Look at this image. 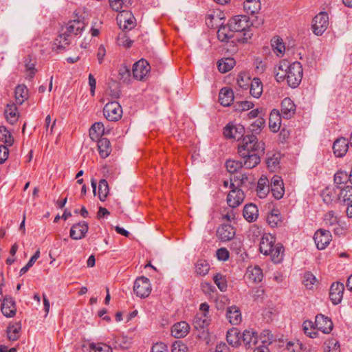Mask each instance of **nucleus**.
Instances as JSON below:
<instances>
[{"mask_svg": "<svg viewBox=\"0 0 352 352\" xmlns=\"http://www.w3.org/2000/svg\"><path fill=\"white\" fill-rule=\"evenodd\" d=\"M349 148V141L345 138H338L333 144L334 155L338 157L344 156Z\"/></svg>", "mask_w": 352, "mask_h": 352, "instance_id": "19", "label": "nucleus"}, {"mask_svg": "<svg viewBox=\"0 0 352 352\" xmlns=\"http://www.w3.org/2000/svg\"><path fill=\"white\" fill-rule=\"evenodd\" d=\"M243 166V162L241 161L228 160L226 162V167L230 173H236Z\"/></svg>", "mask_w": 352, "mask_h": 352, "instance_id": "52", "label": "nucleus"}, {"mask_svg": "<svg viewBox=\"0 0 352 352\" xmlns=\"http://www.w3.org/2000/svg\"><path fill=\"white\" fill-rule=\"evenodd\" d=\"M117 23L120 29L129 31L135 26V19L131 12L122 10L117 16Z\"/></svg>", "mask_w": 352, "mask_h": 352, "instance_id": "9", "label": "nucleus"}, {"mask_svg": "<svg viewBox=\"0 0 352 352\" xmlns=\"http://www.w3.org/2000/svg\"><path fill=\"white\" fill-rule=\"evenodd\" d=\"M227 342L232 347L241 344V333L235 330L229 331L226 336Z\"/></svg>", "mask_w": 352, "mask_h": 352, "instance_id": "43", "label": "nucleus"}, {"mask_svg": "<svg viewBox=\"0 0 352 352\" xmlns=\"http://www.w3.org/2000/svg\"><path fill=\"white\" fill-rule=\"evenodd\" d=\"M348 180H349V177L346 172L338 171L334 175V182L337 184H344Z\"/></svg>", "mask_w": 352, "mask_h": 352, "instance_id": "59", "label": "nucleus"}, {"mask_svg": "<svg viewBox=\"0 0 352 352\" xmlns=\"http://www.w3.org/2000/svg\"><path fill=\"white\" fill-rule=\"evenodd\" d=\"M235 60L232 58H226L219 60L217 63L218 69L221 73L231 70L235 65Z\"/></svg>", "mask_w": 352, "mask_h": 352, "instance_id": "36", "label": "nucleus"}, {"mask_svg": "<svg viewBox=\"0 0 352 352\" xmlns=\"http://www.w3.org/2000/svg\"><path fill=\"white\" fill-rule=\"evenodd\" d=\"M14 93L16 102L20 105L28 98V90L24 85H18L15 89Z\"/></svg>", "mask_w": 352, "mask_h": 352, "instance_id": "34", "label": "nucleus"}, {"mask_svg": "<svg viewBox=\"0 0 352 352\" xmlns=\"http://www.w3.org/2000/svg\"><path fill=\"white\" fill-rule=\"evenodd\" d=\"M339 199H342V201L346 204L352 203V186H347L340 190L339 195Z\"/></svg>", "mask_w": 352, "mask_h": 352, "instance_id": "47", "label": "nucleus"}, {"mask_svg": "<svg viewBox=\"0 0 352 352\" xmlns=\"http://www.w3.org/2000/svg\"><path fill=\"white\" fill-rule=\"evenodd\" d=\"M296 105L289 98H285L281 102V115L285 118H290L295 113Z\"/></svg>", "mask_w": 352, "mask_h": 352, "instance_id": "24", "label": "nucleus"}, {"mask_svg": "<svg viewBox=\"0 0 352 352\" xmlns=\"http://www.w3.org/2000/svg\"><path fill=\"white\" fill-rule=\"evenodd\" d=\"M286 349L288 352H301L302 350V344L298 341L289 342L287 344Z\"/></svg>", "mask_w": 352, "mask_h": 352, "instance_id": "60", "label": "nucleus"}, {"mask_svg": "<svg viewBox=\"0 0 352 352\" xmlns=\"http://www.w3.org/2000/svg\"><path fill=\"white\" fill-rule=\"evenodd\" d=\"M131 339L126 336H117L114 338V347L127 349L130 347Z\"/></svg>", "mask_w": 352, "mask_h": 352, "instance_id": "42", "label": "nucleus"}, {"mask_svg": "<svg viewBox=\"0 0 352 352\" xmlns=\"http://www.w3.org/2000/svg\"><path fill=\"white\" fill-rule=\"evenodd\" d=\"M210 270V265L206 260H199L195 265V272L198 275L204 276Z\"/></svg>", "mask_w": 352, "mask_h": 352, "instance_id": "48", "label": "nucleus"}, {"mask_svg": "<svg viewBox=\"0 0 352 352\" xmlns=\"http://www.w3.org/2000/svg\"><path fill=\"white\" fill-rule=\"evenodd\" d=\"M258 342L257 333L253 330H245L241 334V343L243 342L246 348H251Z\"/></svg>", "mask_w": 352, "mask_h": 352, "instance_id": "23", "label": "nucleus"}, {"mask_svg": "<svg viewBox=\"0 0 352 352\" xmlns=\"http://www.w3.org/2000/svg\"><path fill=\"white\" fill-rule=\"evenodd\" d=\"M280 124L281 115L278 110L273 109L269 118V127L270 130L274 133L277 132L280 129Z\"/></svg>", "mask_w": 352, "mask_h": 352, "instance_id": "29", "label": "nucleus"}, {"mask_svg": "<svg viewBox=\"0 0 352 352\" xmlns=\"http://www.w3.org/2000/svg\"><path fill=\"white\" fill-rule=\"evenodd\" d=\"M347 231V227L345 223H342L341 221L339 222L336 225V227L334 228L333 232L336 235L338 236H344L346 234Z\"/></svg>", "mask_w": 352, "mask_h": 352, "instance_id": "63", "label": "nucleus"}, {"mask_svg": "<svg viewBox=\"0 0 352 352\" xmlns=\"http://www.w3.org/2000/svg\"><path fill=\"white\" fill-rule=\"evenodd\" d=\"M231 182L234 183L236 187L240 188H243L247 182L249 184L252 183L250 181H249L248 177L245 174H242L239 177L234 176V178L230 179V183Z\"/></svg>", "mask_w": 352, "mask_h": 352, "instance_id": "53", "label": "nucleus"}, {"mask_svg": "<svg viewBox=\"0 0 352 352\" xmlns=\"http://www.w3.org/2000/svg\"><path fill=\"white\" fill-rule=\"evenodd\" d=\"M217 234L222 241H230L235 236V229L230 224H223L218 228Z\"/></svg>", "mask_w": 352, "mask_h": 352, "instance_id": "18", "label": "nucleus"}, {"mask_svg": "<svg viewBox=\"0 0 352 352\" xmlns=\"http://www.w3.org/2000/svg\"><path fill=\"white\" fill-rule=\"evenodd\" d=\"M245 133V128L241 124L230 125L228 124L223 131V134L226 138H232L234 140H240L243 138Z\"/></svg>", "mask_w": 352, "mask_h": 352, "instance_id": "15", "label": "nucleus"}, {"mask_svg": "<svg viewBox=\"0 0 352 352\" xmlns=\"http://www.w3.org/2000/svg\"><path fill=\"white\" fill-rule=\"evenodd\" d=\"M272 45L275 50H276L279 53H283V52H285V47L281 38H280L279 37H274L273 39L272 40Z\"/></svg>", "mask_w": 352, "mask_h": 352, "instance_id": "61", "label": "nucleus"}, {"mask_svg": "<svg viewBox=\"0 0 352 352\" xmlns=\"http://www.w3.org/2000/svg\"><path fill=\"white\" fill-rule=\"evenodd\" d=\"M314 240L318 250H324L332 240L331 233L322 228L318 229L314 234Z\"/></svg>", "mask_w": 352, "mask_h": 352, "instance_id": "10", "label": "nucleus"}, {"mask_svg": "<svg viewBox=\"0 0 352 352\" xmlns=\"http://www.w3.org/2000/svg\"><path fill=\"white\" fill-rule=\"evenodd\" d=\"M210 322V316L200 312L197 314L193 320L194 327L197 329H204L208 326Z\"/></svg>", "mask_w": 352, "mask_h": 352, "instance_id": "32", "label": "nucleus"}, {"mask_svg": "<svg viewBox=\"0 0 352 352\" xmlns=\"http://www.w3.org/2000/svg\"><path fill=\"white\" fill-rule=\"evenodd\" d=\"M213 280L221 292H226L228 287L226 277L220 273L213 276Z\"/></svg>", "mask_w": 352, "mask_h": 352, "instance_id": "50", "label": "nucleus"}, {"mask_svg": "<svg viewBox=\"0 0 352 352\" xmlns=\"http://www.w3.org/2000/svg\"><path fill=\"white\" fill-rule=\"evenodd\" d=\"M315 326L322 333L328 334L332 331L333 324L329 318L322 314H318L316 316Z\"/></svg>", "mask_w": 352, "mask_h": 352, "instance_id": "13", "label": "nucleus"}, {"mask_svg": "<svg viewBox=\"0 0 352 352\" xmlns=\"http://www.w3.org/2000/svg\"><path fill=\"white\" fill-rule=\"evenodd\" d=\"M98 147L100 155L102 158L107 157L111 151V144L109 140L105 138H101L98 141Z\"/></svg>", "mask_w": 352, "mask_h": 352, "instance_id": "31", "label": "nucleus"}, {"mask_svg": "<svg viewBox=\"0 0 352 352\" xmlns=\"http://www.w3.org/2000/svg\"><path fill=\"white\" fill-rule=\"evenodd\" d=\"M302 329L306 335L310 338H316L318 336V332L311 331L312 329H314V324L311 321L306 320L302 324Z\"/></svg>", "mask_w": 352, "mask_h": 352, "instance_id": "55", "label": "nucleus"}, {"mask_svg": "<svg viewBox=\"0 0 352 352\" xmlns=\"http://www.w3.org/2000/svg\"><path fill=\"white\" fill-rule=\"evenodd\" d=\"M274 243L275 239L272 235L270 234H264L260 241V252L265 255H268L269 253L272 252V250L275 245Z\"/></svg>", "mask_w": 352, "mask_h": 352, "instance_id": "20", "label": "nucleus"}, {"mask_svg": "<svg viewBox=\"0 0 352 352\" xmlns=\"http://www.w3.org/2000/svg\"><path fill=\"white\" fill-rule=\"evenodd\" d=\"M88 229V223L85 221L75 223L70 229L69 236L74 240H80L85 236Z\"/></svg>", "mask_w": 352, "mask_h": 352, "instance_id": "12", "label": "nucleus"}, {"mask_svg": "<svg viewBox=\"0 0 352 352\" xmlns=\"http://www.w3.org/2000/svg\"><path fill=\"white\" fill-rule=\"evenodd\" d=\"M151 69L148 63L141 59L135 62L132 68L133 77L138 80H143Z\"/></svg>", "mask_w": 352, "mask_h": 352, "instance_id": "11", "label": "nucleus"}, {"mask_svg": "<svg viewBox=\"0 0 352 352\" xmlns=\"http://www.w3.org/2000/svg\"><path fill=\"white\" fill-rule=\"evenodd\" d=\"M120 80L124 83H130L131 82V71L130 69L125 65L120 66L119 69Z\"/></svg>", "mask_w": 352, "mask_h": 352, "instance_id": "51", "label": "nucleus"}, {"mask_svg": "<svg viewBox=\"0 0 352 352\" xmlns=\"http://www.w3.org/2000/svg\"><path fill=\"white\" fill-rule=\"evenodd\" d=\"M190 326L185 321L175 323L171 328V334L177 338H184L189 332Z\"/></svg>", "mask_w": 352, "mask_h": 352, "instance_id": "22", "label": "nucleus"}, {"mask_svg": "<svg viewBox=\"0 0 352 352\" xmlns=\"http://www.w3.org/2000/svg\"><path fill=\"white\" fill-rule=\"evenodd\" d=\"M271 191L276 199H281L285 193L283 179L278 175H274L271 179Z\"/></svg>", "mask_w": 352, "mask_h": 352, "instance_id": "16", "label": "nucleus"}, {"mask_svg": "<svg viewBox=\"0 0 352 352\" xmlns=\"http://www.w3.org/2000/svg\"><path fill=\"white\" fill-rule=\"evenodd\" d=\"M260 153H252L241 156L243 166L246 168H252L256 166L261 162Z\"/></svg>", "mask_w": 352, "mask_h": 352, "instance_id": "26", "label": "nucleus"}, {"mask_svg": "<svg viewBox=\"0 0 352 352\" xmlns=\"http://www.w3.org/2000/svg\"><path fill=\"white\" fill-rule=\"evenodd\" d=\"M268 224L272 227H277L281 223L280 213L278 209H273L267 215Z\"/></svg>", "mask_w": 352, "mask_h": 352, "instance_id": "41", "label": "nucleus"}, {"mask_svg": "<svg viewBox=\"0 0 352 352\" xmlns=\"http://www.w3.org/2000/svg\"><path fill=\"white\" fill-rule=\"evenodd\" d=\"M2 314L7 318H12L16 314V307L12 298L6 296L1 303Z\"/></svg>", "mask_w": 352, "mask_h": 352, "instance_id": "17", "label": "nucleus"}, {"mask_svg": "<svg viewBox=\"0 0 352 352\" xmlns=\"http://www.w3.org/2000/svg\"><path fill=\"white\" fill-rule=\"evenodd\" d=\"M6 118L11 124H14L19 118L17 108L15 104H8L5 109Z\"/></svg>", "mask_w": 352, "mask_h": 352, "instance_id": "35", "label": "nucleus"}, {"mask_svg": "<svg viewBox=\"0 0 352 352\" xmlns=\"http://www.w3.org/2000/svg\"><path fill=\"white\" fill-rule=\"evenodd\" d=\"M133 291L138 297L146 298L148 296L151 292L149 279L144 276L138 278L134 283Z\"/></svg>", "mask_w": 352, "mask_h": 352, "instance_id": "7", "label": "nucleus"}, {"mask_svg": "<svg viewBox=\"0 0 352 352\" xmlns=\"http://www.w3.org/2000/svg\"><path fill=\"white\" fill-rule=\"evenodd\" d=\"M265 121L263 118L258 117L254 122H253L249 126V130L252 132V135L259 134L262 129L265 126Z\"/></svg>", "mask_w": 352, "mask_h": 352, "instance_id": "46", "label": "nucleus"}, {"mask_svg": "<svg viewBox=\"0 0 352 352\" xmlns=\"http://www.w3.org/2000/svg\"><path fill=\"white\" fill-rule=\"evenodd\" d=\"M316 281V277L309 272L305 273L303 283L308 289H311Z\"/></svg>", "mask_w": 352, "mask_h": 352, "instance_id": "58", "label": "nucleus"}, {"mask_svg": "<svg viewBox=\"0 0 352 352\" xmlns=\"http://www.w3.org/2000/svg\"><path fill=\"white\" fill-rule=\"evenodd\" d=\"M130 0H109L110 6L116 12H122L123 6L126 7V3H129Z\"/></svg>", "mask_w": 352, "mask_h": 352, "instance_id": "57", "label": "nucleus"}, {"mask_svg": "<svg viewBox=\"0 0 352 352\" xmlns=\"http://www.w3.org/2000/svg\"><path fill=\"white\" fill-rule=\"evenodd\" d=\"M103 113L108 120L118 121L122 117V109L118 102L113 101L105 104Z\"/></svg>", "mask_w": 352, "mask_h": 352, "instance_id": "8", "label": "nucleus"}, {"mask_svg": "<svg viewBox=\"0 0 352 352\" xmlns=\"http://www.w3.org/2000/svg\"><path fill=\"white\" fill-rule=\"evenodd\" d=\"M219 100L224 107L230 106L234 100V93L230 88L224 87L221 89L219 94Z\"/></svg>", "mask_w": 352, "mask_h": 352, "instance_id": "28", "label": "nucleus"}, {"mask_svg": "<svg viewBox=\"0 0 352 352\" xmlns=\"http://www.w3.org/2000/svg\"><path fill=\"white\" fill-rule=\"evenodd\" d=\"M250 94L256 98H258L263 93V84L258 78H254L250 84Z\"/></svg>", "mask_w": 352, "mask_h": 352, "instance_id": "37", "label": "nucleus"}, {"mask_svg": "<svg viewBox=\"0 0 352 352\" xmlns=\"http://www.w3.org/2000/svg\"><path fill=\"white\" fill-rule=\"evenodd\" d=\"M230 27L236 32H243V37L241 41L245 43L251 38L252 32L251 31L252 23L246 15H238L232 17L229 21Z\"/></svg>", "mask_w": 352, "mask_h": 352, "instance_id": "3", "label": "nucleus"}, {"mask_svg": "<svg viewBox=\"0 0 352 352\" xmlns=\"http://www.w3.org/2000/svg\"><path fill=\"white\" fill-rule=\"evenodd\" d=\"M268 179L266 177L262 176L258 181L256 192L260 198H264L269 192Z\"/></svg>", "mask_w": 352, "mask_h": 352, "instance_id": "33", "label": "nucleus"}, {"mask_svg": "<svg viewBox=\"0 0 352 352\" xmlns=\"http://www.w3.org/2000/svg\"><path fill=\"white\" fill-rule=\"evenodd\" d=\"M151 352H168V346L163 342H157L152 346Z\"/></svg>", "mask_w": 352, "mask_h": 352, "instance_id": "64", "label": "nucleus"}, {"mask_svg": "<svg viewBox=\"0 0 352 352\" xmlns=\"http://www.w3.org/2000/svg\"><path fill=\"white\" fill-rule=\"evenodd\" d=\"M226 317L229 322L233 325L239 324L242 320L241 311L236 306H231L227 309Z\"/></svg>", "mask_w": 352, "mask_h": 352, "instance_id": "25", "label": "nucleus"}, {"mask_svg": "<svg viewBox=\"0 0 352 352\" xmlns=\"http://www.w3.org/2000/svg\"><path fill=\"white\" fill-rule=\"evenodd\" d=\"M89 348L94 352H113L110 346L103 343H91Z\"/></svg>", "mask_w": 352, "mask_h": 352, "instance_id": "56", "label": "nucleus"}, {"mask_svg": "<svg viewBox=\"0 0 352 352\" xmlns=\"http://www.w3.org/2000/svg\"><path fill=\"white\" fill-rule=\"evenodd\" d=\"M264 150V143L258 142V139L254 135L244 136L242 144L238 147V153L240 156H244L252 153H263Z\"/></svg>", "mask_w": 352, "mask_h": 352, "instance_id": "2", "label": "nucleus"}, {"mask_svg": "<svg viewBox=\"0 0 352 352\" xmlns=\"http://www.w3.org/2000/svg\"><path fill=\"white\" fill-rule=\"evenodd\" d=\"M109 192V184L106 179H102L99 182L98 198L101 201H104Z\"/></svg>", "mask_w": 352, "mask_h": 352, "instance_id": "45", "label": "nucleus"}, {"mask_svg": "<svg viewBox=\"0 0 352 352\" xmlns=\"http://www.w3.org/2000/svg\"><path fill=\"white\" fill-rule=\"evenodd\" d=\"M89 133L92 139L98 138V136L104 133V124L102 122L94 123L90 129Z\"/></svg>", "mask_w": 352, "mask_h": 352, "instance_id": "49", "label": "nucleus"}, {"mask_svg": "<svg viewBox=\"0 0 352 352\" xmlns=\"http://www.w3.org/2000/svg\"><path fill=\"white\" fill-rule=\"evenodd\" d=\"M245 276L249 281L257 283L262 281L263 274L259 266H250L247 268Z\"/></svg>", "mask_w": 352, "mask_h": 352, "instance_id": "21", "label": "nucleus"}, {"mask_svg": "<svg viewBox=\"0 0 352 352\" xmlns=\"http://www.w3.org/2000/svg\"><path fill=\"white\" fill-rule=\"evenodd\" d=\"M188 346L182 341H175L171 349V352H188Z\"/></svg>", "mask_w": 352, "mask_h": 352, "instance_id": "62", "label": "nucleus"}, {"mask_svg": "<svg viewBox=\"0 0 352 352\" xmlns=\"http://www.w3.org/2000/svg\"><path fill=\"white\" fill-rule=\"evenodd\" d=\"M286 68V80L287 84L292 88L297 87L302 78V67L299 62H294L289 66L284 63Z\"/></svg>", "mask_w": 352, "mask_h": 352, "instance_id": "4", "label": "nucleus"}, {"mask_svg": "<svg viewBox=\"0 0 352 352\" xmlns=\"http://www.w3.org/2000/svg\"><path fill=\"white\" fill-rule=\"evenodd\" d=\"M244 10L247 14H254L261 9L259 0H246L243 3Z\"/></svg>", "mask_w": 352, "mask_h": 352, "instance_id": "39", "label": "nucleus"}, {"mask_svg": "<svg viewBox=\"0 0 352 352\" xmlns=\"http://www.w3.org/2000/svg\"><path fill=\"white\" fill-rule=\"evenodd\" d=\"M230 188L231 190L227 196V203L230 207L236 208L243 203L245 194L243 189L236 187L233 182L230 183Z\"/></svg>", "mask_w": 352, "mask_h": 352, "instance_id": "5", "label": "nucleus"}, {"mask_svg": "<svg viewBox=\"0 0 352 352\" xmlns=\"http://www.w3.org/2000/svg\"><path fill=\"white\" fill-rule=\"evenodd\" d=\"M340 221L338 214L333 210H329L324 214L323 223L325 226L332 227L336 226Z\"/></svg>", "mask_w": 352, "mask_h": 352, "instance_id": "38", "label": "nucleus"}, {"mask_svg": "<svg viewBox=\"0 0 352 352\" xmlns=\"http://www.w3.org/2000/svg\"><path fill=\"white\" fill-rule=\"evenodd\" d=\"M85 27L84 22L79 19L69 21L65 26V31L55 39L54 45L57 46V49L65 48L70 43V38L80 34Z\"/></svg>", "mask_w": 352, "mask_h": 352, "instance_id": "1", "label": "nucleus"}, {"mask_svg": "<svg viewBox=\"0 0 352 352\" xmlns=\"http://www.w3.org/2000/svg\"><path fill=\"white\" fill-rule=\"evenodd\" d=\"M283 247L281 244H276L272 250V252L269 253L268 255L271 256L272 261L275 263H279L283 258Z\"/></svg>", "mask_w": 352, "mask_h": 352, "instance_id": "40", "label": "nucleus"}, {"mask_svg": "<svg viewBox=\"0 0 352 352\" xmlns=\"http://www.w3.org/2000/svg\"><path fill=\"white\" fill-rule=\"evenodd\" d=\"M234 30L230 27V23L226 25H221L217 31V38L222 42L228 41L233 37Z\"/></svg>", "mask_w": 352, "mask_h": 352, "instance_id": "30", "label": "nucleus"}, {"mask_svg": "<svg viewBox=\"0 0 352 352\" xmlns=\"http://www.w3.org/2000/svg\"><path fill=\"white\" fill-rule=\"evenodd\" d=\"M21 327L19 324L12 325L8 327L7 333L9 340H16L19 336Z\"/></svg>", "mask_w": 352, "mask_h": 352, "instance_id": "54", "label": "nucleus"}, {"mask_svg": "<svg viewBox=\"0 0 352 352\" xmlns=\"http://www.w3.org/2000/svg\"><path fill=\"white\" fill-rule=\"evenodd\" d=\"M243 214L248 222H253L258 217V210L255 204H246L243 208Z\"/></svg>", "mask_w": 352, "mask_h": 352, "instance_id": "27", "label": "nucleus"}, {"mask_svg": "<svg viewBox=\"0 0 352 352\" xmlns=\"http://www.w3.org/2000/svg\"><path fill=\"white\" fill-rule=\"evenodd\" d=\"M344 290V284L342 283H333L329 290V298L333 305L339 304L343 297Z\"/></svg>", "mask_w": 352, "mask_h": 352, "instance_id": "14", "label": "nucleus"}, {"mask_svg": "<svg viewBox=\"0 0 352 352\" xmlns=\"http://www.w3.org/2000/svg\"><path fill=\"white\" fill-rule=\"evenodd\" d=\"M0 141L9 146L14 142L11 133L4 126H0Z\"/></svg>", "mask_w": 352, "mask_h": 352, "instance_id": "44", "label": "nucleus"}, {"mask_svg": "<svg viewBox=\"0 0 352 352\" xmlns=\"http://www.w3.org/2000/svg\"><path fill=\"white\" fill-rule=\"evenodd\" d=\"M329 16L325 12H320L313 19L312 30L315 34L322 35L329 26Z\"/></svg>", "mask_w": 352, "mask_h": 352, "instance_id": "6", "label": "nucleus"}]
</instances>
